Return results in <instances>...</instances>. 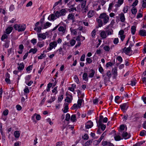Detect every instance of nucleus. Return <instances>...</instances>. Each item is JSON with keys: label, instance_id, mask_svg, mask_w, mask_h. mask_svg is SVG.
I'll list each match as a JSON object with an SVG mask.
<instances>
[{"label": "nucleus", "instance_id": "obj_1", "mask_svg": "<svg viewBox=\"0 0 146 146\" xmlns=\"http://www.w3.org/2000/svg\"><path fill=\"white\" fill-rule=\"evenodd\" d=\"M66 24H61L58 27V34L61 35H65L67 33L66 30Z\"/></svg>", "mask_w": 146, "mask_h": 146}, {"label": "nucleus", "instance_id": "obj_2", "mask_svg": "<svg viewBox=\"0 0 146 146\" xmlns=\"http://www.w3.org/2000/svg\"><path fill=\"white\" fill-rule=\"evenodd\" d=\"M99 18L102 20L104 25L108 22L109 19V16L105 13L101 14L99 17Z\"/></svg>", "mask_w": 146, "mask_h": 146}, {"label": "nucleus", "instance_id": "obj_3", "mask_svg": "<svg viewBox=\"0 0 146 146\" xmlns=\"http://www.w3.org/2000/svg\"><path fill=\"white\" fill-rule=\"evenodd\" d=\"M15 29L19 32L24 31L26 29V25L23 24L18 25L16 24L13 26Z\"/></svg>", "mask_w": 146, "mask_h": 146}, {"label": "nucleus", "instance_id": "obj_4", "mask_svg": "<svg viewBox=\"0 0 146 146\" xmlns=\"http://www.w3.org/2000/svg\"><path fill=\"white\" fill-rule=\"evenodd\" d=\"M103 116L102 115H100L99 121L98 122H97L98 127H100L102 131H104L106 129V126L104 124L102 123V119Z\"/></svg>", "mask_w": 146, "mask_h": 146}, {"label": "nucleus", "instance_id": "obj_5", "mask_svg": "<svg viewBox=\"0 0 146 146\" xmlns=\"http://www.w3.org/2000/svg\"><path fill=\"white\" fill-rule=\"evenodd\" d=\"M39 24V22H37L35 24V27L34 29V30L36 31L37 32L40 33L41 31V29L42 28V26H41V25L40 26H38V25Z\"/></svg>", "mask_w": 146, "mask_h": 146}, {"label": "nucleus", "instance_id": "obj_6", "mask_svg": "<svg viewBox=\"0 0 146 146\" xmlns=\"http://www.w3.org/2000/svg\"><path fill=\"white\" fill-rule=\"evenodd\" d=\"M57 45V43L56 41H53L50 43L49 46V47L48 48L49 50H50L53 48H54L56 47Z\"/></svg>", "mask_w": 146, "mask_h": 146}, {"label": "nucleus", "instance_id": "obj_7", "mask_svg": "<svg viewBox=\"0 0 146 146\" xmlns=\"http://www.w3.org/2000/svg\"><path fill=\"white\" fill-rule=\"evenodd\" d=\"M120 107L123 111H125L128 107V103H127L122 104L120 105Z\"/></svg>", "mask_w": 146, "mask_h": 146}, {"label": "nucleus", "instance_id": "obj_8", "mask_svg": "<svg viewBox=\"0 0 146 146\" xmlns=\"http://www.w3.org/2000/svg\"><path fill=\"white\" fill-rule=\"evenodd\" d=\"M121 134L120 135H122V136L125 139H128L131 137V135L129 134H128V133L125 131H124L122 132V133H121Z\"/></svg>", "mask_w": 146, "mask_h": 146}, {"label": "nucleus", "instance_id": "obj_9", "mask_svg": "<svg viewBox=\"0 0 146 146\" xmlns=\"http://www.w3.org/2000/svg\"><path fill=\"white\" fill-rule=\"evenodd\" d=\"M102 145L103 146H114V145L110 142L107 141H104L102 142Z\"/></svg>", "mask_w": 146, "mask_h": 146}, {"label": "nucleus", "instance_id": "obj_10", "mask_svg": "<svg viewBox=\"0 0 146 146\" xmlns=\"http://www.w3.org/2000/svg\"><path fill=\"white\" fill-rule=\"evenodd\" d=\"M96 12L92 10H90L87 13L88 17L89 18H91L94 15Z\"/></svg>", "mask_w": 146, "mask_h": 146}, {"label": "nucleus", "instance_id": "obj_11", "mask_svg": "<svg viewBox=\"0 0 146 146\" xmlns=\"http://www.w3.org/2000/svg\"><path fill=\"white\" fill-rule=\"evenodd\" d=\"M93 122L91 121H89L86 124L85 127L86 129H88L91 128L93 126Z\"/></svg>", "mask_w": 146, "mask_h": 146}, {"label": "nucleus", "instance_id": "obj_12", "mask_svg": "<svg viewBox=\"0 0 146 146\" xmlns=\"http://www.w3.org/2000/svg\"><path fill=\"white\" fill-rule=\"evenodd\" d=\"M126 47H125L124 48L122 49V53H125L126 54H127L128 53H129L130 51V49L131 48V47H130V45L126 49Z\"/></svg>", "mask_w": 146, "mask_h": 146}, {"label": "nucleus", "instance_id": "obj_13", "mask_svg": "<svg viewBox=\"0 0 146 146\" xmlns=\"http://www.w3.org/2000/svg\"><path fill=\"white\" fill-rule=\"evenodd\" d=\"M100 35L102 39L106 38L107 37V35L106 32L104 31H100Z\"/></svg>", "mask_w": 146, "mask_h": 146}, {"label": "nucleus", "instance_id": "obj_14", "mask_svg": "<svg viewBox=\"0 0 146 146\" xmlns=\"http://www.w3.org/2000/svg\"><path fill=\"white\" fill-rule=\"evenodd\" d=\"M46 33H47V32H46L45 33H42L37 34L38 37V38H41L43 40L45 39L46 37Z\"/></svg>", "mask_w": 146, "mask_h": 146}, {"label": "nucleus", "instance_id": "obj_15", "mask_svg": "<svg viewBox=\"0 0 146 146\" xmlns=\"http://www.w3.org/2000/svg\"><path fill=\"white\" fill-rule=\"evenodd\" d=\"M119 17L121 21L122 22H124L125 21V18L124 14L123 13H121L119 15Z\"/></svg>", "mask_w": 146, "mask_h": 146}, {"label": "nucleus", "instance_id": "obj_16", "mask_svg": "<svg viewBox=\"0 0 146 146\" xmlns=\"http://www.w3.org/2000/svg\"><path fill=\"white\" fill-rule=\"evenodd\" d=\"M74 19V14H69L68 16L67 19L68 20H72L73 22Z\"/></svg>", "mask_w": 146, "mask_h": 146}, {"label": "nucleus", "instance_id": "obj_17", "mask_svg": "<svg viewBox=\"0 0 146 146\" xmlns=\"http://www.w3.org/2000/svg\"><path fill=\"white\" fill-rule=\"evenodd\" d=\"M139 34L142 36H146V30L141 29L139 31Z\"/></svg>", "mask_w": 146, "mask_h": 146}, {"label": "nucleus", "instance_id": "obj_18", "mask_svg": "<svg viewBox=\"0 0 146 146\" xmlns=\"http://www.w3.org/2000/svg\"><path fill=\"white\" fill-rule=\"evenodd\" d=\"M18 65H19V66L18 67V69L19 70L21 71L23 70L24 68V65L23 62L20 63V64H18Z\"/></svg>", "mask_w": 146, "mask_h": 146}, {"label": "nucleus", "instance_id": "obj_19", "mask_svg": "<svg viewBox=\"0 0 146 146\" xmlns=\"http://www.w3.org/2000/svg\"><path fill=\"white\" fill-rule=\"evenodd\" d=\"M13 28L12 27H9L6 30V33L7 34H9L12 31Z\"/></svg>", "mask_w": 146, "mask_h": 146}, {"label": "nucleus", "instance_id": "obj_20", "mask_svg": "<svg viewBox=\"0 0 146 146\" xmlns=\"http://www.w3.org/2000/svg\"><path fill=\"white\" fill-rule=\"evenodd\" d=\"M125 126L123 125H121L119 127V133L118 134L119 135H121V133L123 132V131L124 130Z\"/></svg>", "mask_w": 146, "mask_h": 146}, {"label": "nucleus", "instance_id": "obj_21", "mask_svg": "<svg viewBox=\"0 0 146 146\" xmlns=\"http://www.w3.org/2000/svg\"><path fill=\"white\" fill-rule=\"evenodd\" d=\"M52 24L48 22H47L44 25V26H42V29H46L49 27L51 26Z\"/></svg>", "mask_w": 146, "mask_h": 146}, {"label": "nucleus", "instance_id": "obj_22", "mask_svg": "<svg viewBox=\"0 0 146 146\" xmlns=\"http://www.w3.org/2000/svg\"><path fill=\"white\" fill-rule=\"evenodd\" d=\"M24 48V46L22 44H21L19 45V50L18 51V52L19 54H21L22 53L23 51V49Z\"/></svg>", "mask_w": 146, "mask_h": 146}, {"label": "nucleus", "instance_id": "obj_23", "mask_svg": "<svg viewBox=\"0 0 146 146\" xmlns=\"http://www.w3.org/2000/svg\"><path fill=\"white\" fill-rule=\"evenodd\" d=\"M98 23V26L99 27H101L103 26V24L104 23L103 22V21L101 19H96Z\"/></svg>", "mask_w": 146, "mask_h": 146}, {"label": "nucleus", "instance_id": "obj_24", "mask_svg": "<svg viewBox=\"0 0 146 146\" xmlns=\"http://www.w3.org/2000/svg\"><path fill=\"white\" fill-rule=\"evenodd\" d=\"M82 78L84 80L86 81H88V75L85 72L84 73L83 76Z\"/></svg>", "mask_w": 146, "mask_h": 146}, {"label": "nucleus", "instance_id": "obj_25", "mask_svg": "<svg viewBox=\"0 0 146 146\" xmlns=\"http://www.w3.org/2000/svg\"><path fill=\"white\" fill-rule=\"evenodd\" d=\"M90 73L88 76L90 78H93L94 77L95 73V71L93 69H92L90 70Z\"/></svg>", "mask_w": 146, "mask_h": 146}, {"label": "nucleus", "instance_id": "obj_26", "mask_svg": "<svg viewBox=\"0 0 146 146\" xmlns=\"http://www.w3.org/2000/svg\"><path fill=\"white\" fill-rule=\"evenodd\" d=\"M80 107L78 106V104H74L72 107L71 109L72 110H75L77 109L78 108H80Z\"/></svg>", "mask_w": 146, "mask_h": 146}, {"label": "nucleus", "instance_id": "obj_27", "mask_svg": "<svg viewBox=\"0 0 146 146\" xmlns=\"http://www.w3.org/2000/svg\"><path fill=\"white\" fill-rule=\"evenodd\" d=\"M59 12L61 16L65 15L66 13V11L65 9H62Z\"/></svg>", "mask_w": 146, "mask_h": 146}, {"label": "nucleus", "instance_id": "obj_28", "mask_svg": "<svg viewBox=\"0 0 146 146\" xmlns=\"http://www.w3.org/2000/svg\"><path fill=\"white\" fill-rule=\"evenodd\" d=\"M106 33H107V35H109L113 34V31L111 29H109L106 31Z\"/></svg>", "mask_w": 146, "mask_h": 146}, {"label": "nucleus", "instance_id": "obj_29", "mask_svg": "<svg viewBox=\"0 0 146 146\" xmlns=\"http://www.w3.org/2000/svg\"><path fill=\"white\" fill-rule=\"evenodd\" d=\"M55 15H54L53 14H52L51 15H50V16L48 17V20L51 21V20H54L55 19Z\"/></svg>", "mask_w": 146, "mask_h": 146}, {"label": "nucleus", "instance_id": "obj_30", "mask_svg": "<svg viewBox=\"0 0 146 146\" xmlns=\"http://www.w3.org/2000/svg\"><path fill=\"white\" fill-rule=\"evenodd\" d=\"M137 11V9L136 8L133 7L131 9V12L132 14L134 15L135 16L136 15Z\"/></svg>", "mask_w": 146, "mask_h": 146}, {"label": "nucleus", "instance_id": "obj_31", "mask_svg": "<svg viewBox=\"0 0 146 146\" xmlns=\"http://www.w3.org/2000/svg\"><path fill=\"white\" fill-rule=\"evenodd\" d=\"M113 5L114 3L113 2H112L109 4V7L108 9V11L109 13H110L111 12V10L112 9L113 7Z\"/></svg>", "mask_w": 146, "mask_h": 146}, {"label": "nucleus", "instance_id": "obj_32", "mask_svg": "<svg viewBox=\"0 0 146 146\" xmlns=\"http://www.w3.org/2000/svg\"><path fill=\"white\" fill-rule=\"evenodd\" d=\"M131 32L132 34L133 35H134L135 34V31H136V27L134 26H132L131 28Z\"/></svg>", "mask_w": 146, "mask_h": 146}, {"label": "nucleus", "instance_id": "obj_33", "mask_svg": "<svg viewBox=\"0 0 146 146\" xmlns=\"http://www.w3.org/2000/svg\"><path fill=\"white\" fill-rule=\"evenodd\" d=\"M76 120V116L75 114H73L72 115L70 118V120L71 121L74 122Z\"/></svg>", "mask_w": 146, "mask_h": 146}, {"label": "nucleus", "instance_id": "obj_34", "mask_svg": "<svg viewBox=\"0 0 146 146\" xmlns=\"http://www.w3.org/2000/svg\"><path fill=\"white\" fill-rule=\"evenodd\" d=\"M68 104L66 103V106L64 107V109L63 111V112L64 113H66L68 111Z\"/></svg>", "mask_w": 146, "mask_h": 146}, {"label": "nucleus", "instance_id": "obj_35", "mask_svg": "<svg viewBox=\"0 0 146 146\" xmlns=\"http://www.w3.org/2000/svg\"><path fill=\"white\" fill-rule=\"evenodd\" d=\"M20 134L18 131H15L14 133L15 137L16 138H18L20 136Z\"/></svg>", "mask_w": 146, "mask_h": 146}, {"label": "nucleus", "instance_id": "obj_36", "mask_svg": "<svg viewBox=\"0 0 146 146\" xmlns=\"http://www.w3.org/2000/svg\"><path fill=\"white\" fill-rule=\"evenodd\" d=\"M124 2V0H118L117 1L118 4L116 5L117 7H120L123 3Z\"/></svg>", "mask_w": 146, "mask_h": 146}, {"label": "nucleus", "instance_id": "obj_37", "mask_svg": "<svg viewBox=\"0 0 146 146\" xmlns=\"http://www.w3.org/2000/svg\"><path fill=\"white\" fill-rule=\"evenodd\" d=\"M55 100V98L54 97H52L49 100H48L47 101V102L48 103H51L54 102Z\"/></svg>", "mask_w": 146, "mask_h": 146}, {"label": "nucleus", "instance_id": "obj_38", "mask_svg": "<svg viewBox=\"0 0 146 146\" xmlns=\"http://www.w3.org/2000/svg\"><path fill=\"white\" fill-rule=\"evenodd\" d=\"M37 50L36 48H31L29 51V53H30L32 52L33 54H34L36 53Z\"/></svg>", "mask_w": 146, "mask_h": 146}, {"label": "nucleus", "instance_id": "obj_39", "mask_svg": "<svg viewBox=\"0 0 146 146\" xmlns=\"http://www.w3.org/2000/svg\"><path fill=\"white\" fill-rule=\"evenodd\" d=\"M70 44L71 45V46H74L75 44L76 43V40L73 39H72L70 41Z\"/></svg>", "mask_w": 146, "mask_h": 146}, {"label": "nucleus", "instance_id": "obj_40", "mask_svg": "<svg viewBox=\"0 0 146 146\" xmlns=\"http://www.w3.org/2000/svg\"><path fill=\"white\" fill-rule=\"evenodd\" d=\"M70 29L71 33L72 34L76 35L77 34V32L76 31V29H72V28H71Z\"/></svg>", "mask_w": 146, "mask_h": 146}, {"label": "nucleus", "instance_id": "obj_41", "mask_svg": "<svg viewBox=\"0 0 146 146\" xmlns=\"http://www.w3.org/2000/svg\"><path fill=\"white\" fill-rule=\"evenodd\" d=\"M62 0H60L56 2L54 4L53 6V7H55L56 6H57V5L59 4L60 5H61L62 3Z\"/></svg>", "mask_w": 146, "mask_h": 146}, {"label": "nucleus", "instance_id": "obj_42", "mask_svg": "<svg viewBox=\"0 0 146 146\" xmlns=\"http://www.w3.org/2000/svg\"><path fill=\"white\" fill-rule=\"evenodd\" d=\"M7 35L6 34H4L2 36L1 39L2 41H3L5 39H7Z\"/></svg>", "mask_w": 146, "mask_h": 146}, {"label": "nucleus", "instance_id": "obj_43", "mask_svg": "<svg viewBox=\"0 0 146 146\" xmlns=\"http://www.w3.org/2000/svg\"><path fill=\"white\" fill-rule=\"evenodd\" d=\"M128 8H129V6H124L123 8V11L124 13H127L128 11Z\"/></svg>", "mask_w": 146, "mask_h": 146}, {"label": "nucleus", "instance_id": "obj_44", "mask_svg": "<svg viewBox=\"0 0 146 146\" xmlns=\"http://www.w3.org/2000/svg\"><path fill=\"white\" fill-rule=\"evenodd\" d=\"M136 80L135 79L131 80L130 82V85L132 86H135L136 84Z\"/></svg>", "mask_w": 146, "mask_h": 146}, {"label": "nucleus", "instance_id": "obj_45", "mask_svg": "<svg viewBox=\"0 0 146 146\" xmlns=\"http://www.w3.org/2000/svg\"><path fill=\"white\" fill-rule=\"evenodd\" d=\"M70 118V115L69 113H67L66 115L65 120L67 121H68Z\"/></svg>", "mask_w": 146, "mask_h": 146}, {"label": "nucleus", "instance_id": "obj_46", "mask_svg": "<svg viewBox=\"0 0 146 146\" xmlns=\"http://www.w3.org/2000/svg\"><path fill=\"white\" fill-rule=\"evenodd\" d=\"M146 134V131L145 130H143L140 132V135L141 136H144Z\"/></svg>", "mask_w": 146, "mask_h": 146}, {"label": "nucleus", "instance_id": "obj_47", "mask_svg": "<svg viewBox=\"0 0 146 146\" xmlns=\"http://www.w3.org/2000/svg\"><path fill=\"white\" fill-rule=\"evenodd\" d=\"M103 48L105 51L107 52H109L110 50V47L108 46L105 45Z\"/></svg>", "mask_w": 146, "mask_h": 146}, {"label": "nucleus", "instance_id": "obj_48", "mask_svg": "<svg viewBox=\"0 0 146 146\" xmlns=\"http://www.w3.org/2000/svg\"><path fill=\"white\" fill-rule=\"evenodd\" d=\"M54 15L57 18H59L60 16H61V15H60V12L58 11L56 12L55 13Z\"/></svg>", "mask_w": 146, "mask_h": 146}, {"label": "nucleus", "instance_id": "obj_49", "mask_svg": "<svg viewBox=\"0 0 146 146\" xmlns=\"http://www.w3.org/2000/svg\"><path fill=\"white\" fill-rule=\"evenodd\" d=\"M96 29H94L93 30L91 33L92 36L93 38L96 35Z\"/></svg>", "mask_w": 146, "mask_h": 146}, {"label": "nucleus", "instance_id": "obj_50", "mask_svg": "<svg viewBox=\"0 0 146 146\" xmlns=\"http://www.w3.org/2000/svg\"><path fill=\"white\" fill-rule=\"evenodd\" d=\"M82 99H79L77 102V104L78 105V106H79L80 107L82 105Z\"/></svg>", "mask_w": 146, "mask_h": 146}, {"label": "nucleus", "instance_id": "obj_51", "mask_svg": "<svg viewBox=\"0 0 146 146\" xmlns=\"http://www.w3.org/2000/svg\"><path fill=\"white\" fill-rule=\"evenodd\" d=\"M24 91L25 93L27 94L29 93V90L28 86H26L24 90Z\"/></svg>", "mask_w": 146, "mask_h": 146}, {"label": "nucleus", "instance_id": "obj_52", "mask_svg": "<svg viewBox=\"0 0 146 146\" xmlns=\"http://www.w3.org/2000/svg\"><path fill=\"white\" fill-rule=\"evenodd\" d=\"M116 59L120 63H121L122 62V58L120 56H117Z\"/></svg>", "mask_w": 146, "mask_h": 146}, {"label": "nucleus", "instance_id": "obj_53", "mask_svg": "<svg viewBox=\"0 0 146 146\" xmlns=\"http://www.w3.org/2000/svg\"><path fill=\"white\" fill-rule=\"evenodd\" d=\"M117 69L116 68H115L113 71V74L115 76H116L117 74Z\"/></svg>", "mask_w": 146, "mask_h": 146}, {"label": "nucleus", "instance_id": "obj_54", "mask_svg": "<svg viewBox=\"0 0 146 146\" xmlns=\"http://www.w3.org/2000/svg\"><path fill=\"white\" fill-rule=\"evenodd\" d=\"M114 139L115 141H118L121 139V137L119 135H117L114 137Z\"/></svg>", "mask_w": 146, "mask_h": 146}, {"label": "nucleus", "instance_id": "obj_55", "mask_svg": "<svg viewBox=\"0 0 146 146\" xmlns=\"http://www.w3.org/2000/svg\"><path fill=\"white\" fill-rule=\"evenodd\" d=\"M63 98V95H61L60 96H59L58 98V101L60 102Z\"/></svg>", "mask_w": 146, "mask_h": 146}, {"label": "nucleus", "instance_id": "obj_56", "mask_svg": "<svg viewBox=\"0 0 146 146\" xmlns=\"http://www.w3.org/2000/svg\"><path fill=\"white\" fill-rule=\"evenodd\" d=\"M142 6L143 8H146V0H143Z\"/></svg>", "mask_w": 146, "mask_h": 146}, {"label": "nucleus", "instance_id": "obj_57", "mask_svg": "<svg viewBox=\"0 0 146 146\" xmlns=\"http://www.w3.org/2000/svg\"><path fill=\"white\" fill-rule=\"evenodd\" d=\"M106 75L109 78V79H110L111 77V72L110 70L108 71L106 73Z\"/></svg>", "mask_w": 146, "mask_h": 146}, {"label": "nucleus", "instance_id": "obj_58", "mask_svg": "<svg viewBox=\"0 0 146 146\" xmlns=\"http://www.w3.org/2000/svg\"><path fill=\"white\" fill-rule=\"evenodd\" d=\"M88 135L87 134H85L82 136V138L84 140H87L88 138Z\"/></svg>", "mask_w": 146, "mask_h": 146}, {"label": "nucleus", "instance_id": "obj_59", "mask_svg": "<svg viewBox=\"0 0 146 146\" xmlns=\"http://www.w3.org/2000/svg\"><path fill=\"white\" fill-rule=\"evenodd\" d=\"M86 1H84L82 2L81 5V7L82 9H84L85 7L86 4Z\"/></svg>", "mask_w": 146, "mask_h": 146}, {"label": "nucleus", "instance_id": "obj_60", "mask_svg": "<svg viewBox=\"0 0 146 146\" xmlns=\"http://www.w3.org/2000/svg\"><path fill=\"white\" fill-rule=\"evenodd\" d=\"M110 79H109V78L106 76L104 78V80L105 84H106L107 81L109 80Z\"/></svg>", "mask_w": 146, "mask_h": 146}, {"label": "nucleus", "instance_id": "obj_61", "mask_svg": "<svg viewBox=\"0 0 146 146\" xmlns=\"http://www.w3.org/2000/svg\"><path fill=\"white\" fill-rule=\"evenodd\" d=\"M65 101L68 103H70L71 102L72 100H71L70 98L69 97H67L65 99Z\"/></svg>", "mask_w": 146, "mask_h": 146}, {"label": "nucleus", "instance_id": "obj_62", "mask_svg": "<svg viewBox=\"0 0 146 146\" xmlns=\"http://www.w3.org/2000/svg\"><path fill=\"white\" fill-rule=\"evenodd\" d=\"M87 62L88 64H90L92 63V60L90 58H87L86 59Z\"/></svg>", "mask_w": 146, "mask_h": 146}, {"label": "nucleus", "instance_id": "obj_63", "mask_svg": "<svg viewBox=\"0 0 146 146\" xmlns=\"http://www.w3.org/2000/svg\"><path fill=\"white\" fill-rule=\"evenodd\" d=\"M57 87H55L52 90V93H55V94H56L58 93V91L57 90Z\"/></svg>", "mask_w": 146, "mask_h": 146}, {"label": "nucleus", "instance_id": "obj_64", "mask_svg": "<svg viewBox=\"0 0 146 146\" xmlns=\"http://www.w3.org/2000/svg\"><path fill=\"white\" fill-rule=\"evenodd\" d=\"M4 46L5 48H8L9 46V42L8 41H6L4 45Z\"/></svg>", "mask_w": 146, "mask_h": 146}]
</instances>
